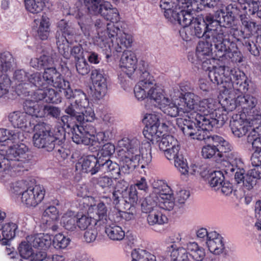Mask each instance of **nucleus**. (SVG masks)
I'll list each match as a JSON object with an SVG mask.
<instances>
[{"label":"nucleus","instance_id":"1","mask_svg":"<svg viewBox=\"0 0 261 261\" xmlns=\"http://www.w3.org/2000/svg\"><path fill=\"white\" fill-rule=\"evenodd\" d=\"M181 99L176 124L185 135L202 140L216 125L224 124V114L219 113L220 101L212 98L199 101V97L191 92L186 93Z\"/></svg>","mask_w":261,"mask_h":261},{"label":"nucleus","instance_id":"2","mask_svg":"<svg viewBox=\"0 0 261 261\" xmlns=\"http://www.w3.org/2000/svg\"><path fill=\"white\" fill-rule=\"evenodd\" d=\"M21 135L17 130L0 128V180L20 170L29 160V149L20 142Z\"/></svg>","mask_w":261,"mask_h":261},{"label":"nucleus","instance_id":"3","mask_svg":"<svg viewBox=\"0 0 261 261\" xmlns=\"http://www.w3.org/2000/svg\"><path fill=\"white\" fill-rule=\"evenodd\" d=\"M142 78L134 88V95L137 100L153 101L164 113L171 117H176L178 104L181 102V96H173L171 98L166 96L163 90L155 85L153 77L148 71L143 73Z\"/></svg>","mask_w":261,"mask_h":261},{"label":"nucleus","instance_id":"4","mask_svg":"<svg viewBox=\"0 0 261 261\" xmlns=\"http://www.w3.org/2000/svg\"><path fill=\"white\" fill-rule=\"evenodd\" d=\"M118 158L125 173L139 165L145 168L151 162V148L147 142L141 144L136 137H124L118 141Z\"/></svg>","mask_w":261,"mask_h":261},{"label":"nucleus","instance_id":"5","mask_svg":"<svg viewBox=\"0 0 261 261\" xmlns=\"http://www.w3.org/2000/svg\"><path fill=\"white\" fill-rule=\"evenodd\" d=\"M209 77L223 88L221 90V98L227 97L232 92L243 93L248 89L249 84L245 73L236 67L213 66Z\"/></svg>","mask_w":261,"mask_h":261},{"label":"nucleus","instance_id":"6","mask_svg":"<svg viewBox=\"0 0 261 261\" xmlns=\"http://www.w3.org/2000/svg\"><path fill=\"white\" fill-rule=\"evenodd\" d=\"M217 24V22L213 21L212 14L207 13L201 16L195 17L193 23L187 28L182 29L179 33L182 39L188 41L195 37L197 38L204 37L205 39H212L214 46L217 43V38H221V31L213 27ZM218 29H220L218 27Z\"/></svg>","mask_w":261,"mask_h":261},{"label":"nucleus","instance_id":"7","mask_svg":"<svg viewBox=\"0 0 261 261\" xmlns=\"http://www.w3.org/2000/svg\"><path fill=\"white\" fill-rule=\"evenodd\" d=\"M74 98V102L68 106L65 112L80 123L93 121L95 115L86 94L81 90H75Z\"/></svg>","mask_w":261,"mask_h":261},{"label":"nucleus","instance_id":"8","mask_svg":"<svg viewBox=\"0 0 261 261\" xmlns=\"http://www.w3.org/2000/svg\"><path fill=\"white\" fill-rule=\"evenodd\" d=\"M48 69L54 70V72H50L51 75L53 76L51 73L55 72V69L54 68L46 69L43 73L42 78L41 75L38 72L29 75L27 86L30 85L31 87L34 86L38 88L32 96L33 101L44 99L46 102L58 103L61 102V98H58L55 91L50 87L53 84L51 82H46L43 77L45 72Z\"/></svg>","mask_w":261,"mask_h":261},{"label":"nucleus","instance_id":"9","mask_svg":"<svg viewBox=\"0 0 261 261\" xmlns=\"http://www.w3.org/2000/svg\"><path fill=\"white\" fill-rule=\"evenodd\" d=\"M212 17L213 21L217 22V24L213 27V29L218 30V27H220V29L219 30H221L222 33L220 36L221 38H218L217 36H216L217 43L215 44V48L217 49V55L221 57L223 56L225 53L229 49L227 46V45L230 44L228 31L234 21V16L227 13L225 14L224 11L220 10L217 11L215 17L212 14Z\"/></svg>","mask_w":261,"mask_h":261},{"label":"nucleus","instance_id":"10","mask_svg":"<svg viewBox=\"0 0 261 261\" xmlns=\"http://www.w3.org/2000/svg\"><path fill=\"white\" fill-rule=\"evenodd\" d=\"M221 106L223 110L229 112L237 108H240L243 113L249 115L251 111L255 108L257 99L250 94L243 95L242 92H232L227 97L220 99Z\"/></svg>","mask_w":261,"mask_h":261},{"label":"nucleus","instance_id":"11","mask_svg":"<svg viewBox=\"0 0 261 261\" xmlns=\"http://www.w3.org/2000/svg\"><path fill=\"white\" fill-rule=\"evenodd\" d=\"M72 139L77 144L93 146L107 141L102 132H99L95 135V128L92 126L84 128L82 126L74 125L72 128Z\"/></svg>","mask_w":261,"mask_h":261},{"label":"nucleus","instance_id":"12","mask_svg":"<svg viewBox=\"0 0 261 261\" xmlns=\"http://www.w3.org/2000/svg\"><path fill=\"white\" fill-rule=\"evenodd\" d=\"M34 134L33 137L34 145L47 151H51L55 148V144L59 138L50 132L47 124L42 123L34 126Z\"/></svg>","mask_w":261,"mask_h":261},{"label":"nucleus","instance_id":"13","mask_svg":"<svg viewBox=\"0 0 261 261\" xmlns=\"http://www.w3.org/2000/svg\"><path fill=\"white\" fill-rule=\"evenodd\" d=\"M152 188L156 196L159 208L171 211L176 206L172 190L163 180H157L152 183Z\"/></svg>","mask_w":261,"mask_h":261},{"label":"nucleus","instance_id":"14","mask_svg":"<svg viewBox=\"0 0 261 261\" xmlns=\"http://www.w3.org/2000/svg\"><path fill=\"white\" fill-rule=\"evenodd\" d=\"M160 116L159 113H152L145 114L143 122L145 124L143 131L144 137L151 142L158 141L162 132L160 129Z\"/></svg>","mask_w":261,"mask_h":261},{"label":"nucleus","instance_id":"15","mask_svg":"<svg viewBox=\"0 0 261 261\" xmlns=\"http://www.w3.org/2000/svg\"><path fill=\"white\" fill-rule=\"evenodd\" d=\"M90 80L92 86V96L96 99L102 98L108 91V77L102 71L95 69L92 71Z\"/></svg>","mask_w":261,"mask_h":261},{"label":"nucleus","instance_id":"16","mask_svg":"<svg viewBox=\"0 0 261 261\" xmlns=\"http://www.w3.org/2000/svg\"><path fill=\"white\" fill-rule=\"evenodd\" d=\"M37 101L26 100L24 103V110L32 116L42 117L45 115H49L58 118L60 115L61 111L58 108L50 106H41Z\"/></svg>","mask_w":261,"mask_h":261},{"label":"nucleus","instance_id":"17","mask_svg":"<svg viewBox=\"0 0 261 261\" xmlns=\"http://www.w3.org/2000/svg\"><path fill=\"white\" fill-rule=\"evenodd\" d=\"M58 30L56 35V43L61 54L66 55L68 53V45L65 35H72L74 31L73 28L64 19H62L57 23Z\"/></svg>","mask_w":261,"mask_h":261},{"label":"nucleus","instance_id":"18","mask_svg":"<svg viewBox=\"0 0 261 261\" xmlns=\"http://www.w3.org/2000/svg\"><path fill=\"white\" fill-rule=\"evenodd\" d=\"M44 195L45 190L42 186H30L23 193L20 200L28 207H35L43 199Z\"/></svg>","mask_w":261,"mask_h":261},{"label":"nucleus","instance_id":"19","mask_svg":"<svg viewBox=\"0 0 261 261\" xmlns=\"http://www.w3.org/2000/svg\"><path fill=\"white\" fill-rule=\"evenodd\" d=\"M171 237V241L173 244L168 246L166 249L167 255L169 257L168 261H190L187 248L177 247L174 244L181 241V234L179 233H175Z\"/></svg>","mask_w":261,"mask_h":261},{"label":"nucleus","instance_id":"20","mask_svg":"<svg viewBox=\"0 0 261 261\" xmlns=\"http://www.w3.org/2000/svg\"><path fill=\"white\" fill-rule=\"evenodd\" d=\"M51 72H54V70L48 69L44 73L43 77L46 82H51L54 87L58 89L60 92L63 91L66 98H74V91H73L70 88L69 83L63 79L59 75L54 80L53 76L50 74Z\"/></svg>","mask_w":261,"mask_h":261},{"label":"nucleus","instance_id":"21","mask_svg":"<svg viewBox=\"0 0 261 261\" xmlns=\"http://www.w3.org/2000/svg\"><path fill=\"white\" fill-rule=\"evenodd\" d=\"M76 169L94 175L100 170V161L93 155L82 158L76 164Z\"/></svg>","mask_w":261,"mask_h":261},{"label":"nucleus","instance_id":"22","mask_svg":"<svg viewBox=\"0 0 261 261\" xmlns=\"http://www.w3.org/2000/svg\"><path fill=\"white\" fill-rule=\"evenodd\" d=\"M230 126L233 134L241 138L250 132L249 118L244 117V115H237L230 122Z\"/></svg>","mask_w":261,"mask_h":261},{"label":"nucleus","instance_id":"23","mask_svg":"<svg viewBox=\"0 0 261 261\" xmlns=\"http://www.w3.org/2000/svg\"><path fill=\"white\" fill-rule=\"evenodd\" d=\"M138 68H134V66H120V73L118 75V79L121 87L125 90L129 87L128 81L124 79V74H126L128 77L132 79L140 77V80H142V75L144 71H148L145 66H138Z\"/></svg>","mask_w":261,"mask_h":261},{"label":"nucleus","instance_id":"24","mask_svg":"<svg viewBox=\"0 0 261 261\" xmlns=\"http://www.w3.org/2000/svg\"><path fill=\"white\" fill-rule=\"evenodd\" d=\"M32 247V244L29 242L28 236L25 241L22 242L19 246L18 251L20 256L31 261L43 260L46 257V253L44 252H35Z\"/></svg>","mask_w":261,"mask_h":261},{"label":"nucleus","instance_id":"25","mask_svg":"<svg viewBox=\"0 0 261 261\" xmlns=\"http://www.w3.org/2000/svg\"><path fill=\"white\" fill-rule=\"evenodd\" d=\"M209 251L215 255L223 253L225 249L222 236L216 231H210L208 240L205 242Z\"/></svg>","mask_w":261,"mask_h":261},{"label":"nucleus","instance_id":"26","mask_svg":"<svg viewBox=\"0 0 261 261\" xmlns=\"http://www.w3.org/2000/svg\"><path fill=\"white\" fill-rule=\"evenodd\" d=\"M30 116L27 111L26 112L15 111L9 114V120L14 127L27 129L31 125Z\"/></svg>","mask_w":261,"mask_h":261},{"label":"nucleus","instance_id":"27","mask_svg":"<svg viewBox=\"0 0 261 261\" xmlns=\"http://www.w3.org/2000/svg\"><path fill=\"white\" fill-rule=\"evenodd\" d=\"M220 158H222L223 160L228 164L225 169L227 173L236 172L239 168H243V162L237 152L230 151L225 154L221 153Z\"/></svg>","mask_w":261,"mask_h":261},{"label":"nucleus","instance_id":"28","mask_svg":"<svg viewBox=\"0 0 261 261\" xmlns=\"http://www.w3.org/2000/svg\"><path fill=\"white\" fill-rule=\"evenodd\" d=\"M250 132L248 135L247 141L252 144L257 140L261 139V114L257 115L252 118H249Z\"/></svg>","mask_w":261,"mask_h":261},{"label":"nucleus","instance_id":"29","mask_svg":"<svg viewBox=\"0 0 261 261\" xmlns=\"http://www.w3.org/2000/svg\"><path fill=\"white\" fill-rule=\"evenodd\" d=\"M28 240L34 248L45 250L51 244V237L48 234L38 233L29 236Z\"/></svg>","mask_w":261,"mask_h":261},{"label":"nucleus","instance_id":"30","mask_svg":"<svg viewBox=\"0 0 261 261\" xmlns=\"http://www.w3.org/2000/svg\"><path fill=\"white\" fill-rule=\"evenodd\" d=\"M89 207H94L93 219L94 223L101 221L103 224L108 223L110 220L108 219V209L103 202H99L97 205L95 204V201L87 204Z\"/></svg>","mask_w":261,"mask_h":261},{"label":"nucleus","instance_id":"31","mask_svg":"<svg viewBox=\"0 0 261 261\" xmlns=\"http://www.w3.org/2000/svg\"><path fill=\"white\" fill-rule=\"evenodd\" d=\"M205 40H206L199 42L196 48L197 53L199 57L205 56L208 57H206V59L203 61V63H206L207 64H213L212 59L215 57L216 56L215 55L213 57H211L212 55V42H213V40L212 39ZM214 54H215V52Z\"/></svg>","mask_w":261,"mask_h":261},{"label":"nucleus","instance_id":"32","mask_svg":"<svg viewBox=\"0 0 261 261\" xmlns=\"http://www.w3.org/2000/svg\"><path fill=\"white\" fill-rule=\"evenodd\" d=\"M243 168H239L235 173V179L238 183H243L244 187L248 190H251L256 185V178L249 173V171L245 175Z\"/></svg>","mask_w":261,"mask_h":261},{"label":"nucleus","instance_id":"33","mask_svg":"<svg viewBox=\"0 0 261 261\" xmlns=\"http://www.w3.org/2000/svg\"><path fill=\"white\" fill-rule=\"evenodd\" d=\"M230 46L232 47H234L235 46V44L233 43L232 42H230V44L229 45H227L228 47L229 48V49L225 53L224 55L222 56L219 57L217 55V52L216 48H215V56L216 57L213 58L212 59V61L213 62V63L216 64H219L218 63V61H219L220 60V59L225 57L227 56L231 59V61L232 63H240L244 61V58L242 56L241 53L239 51H232L231 49L230 48Z\"/></svg>","mask_w":261,"mask_h":261},{"label":"nucleus","instance_id":"34","mask_svg":"<svg viewBox=\"0 0 261 261\" xmlns=\"http://www.w3.org/2000/svg\"><path fill=\"white\" fill-rule=\"evenodd\" d=\"M106 224L105 232L110 240L120 241L124 239L125 232L121 226L109 222Z\"/></svg>","mask_w":261,"mask_h":261},{"label":"nucleus","instance_id":"35","mask_svg":"<svg viewBox=\"0 0 261 261\" xmlns=\"http://www.w3.org/2000/svg\"><path fill=\"white\" fill-rule=\"evenodd\" d=\"M93 207H89L87 214L79 215L76 216V229L79 228L81 230L88 229L92 223H94L92 216L94 212Z\"/></svg>","mask_w":261,"mask_h":261},{"label":"nucleus","instance_id":"36","mask_svg":"<svg viewBox=\"0 0 261 261\" xmlns=\"http://www.w3.org/2000/svg\"><path fill=\"white\" fill-rule=\"evenodd\" d=\"M188 254L196 261H202L205 256L204 248L195 242H189L186 244Z\"/></svg>","mask_w":261,"mask_h":261},{"label":"nucleus","instance_id":"37","mask_svg":"<svg viewBox=\"0 0 261 261\" xmlns=\"http://www.w3.org/2000/svg\"><path fill=\"white\" fill-rule=\"evenodd\" d=\"M76 217L72 211H68L63 214L60 219L61 226L66 230L73 231L76 230Z\"/></svg>","mask_w":261,"mask_h":261},{"label":"nucleus","instance_id":"38","mask_svg":"<svg viewBox=\"0 0 261 261\" xmlns=\"http://www.w3.org/2000/svg\"><path fill=\"white\" fill-rule=\"evenodd\" d=\"M204 178L215 190H219L224 182V176L221 171L208 170Z\"/></svg>","mask_w":261,"mask_h":261},{"label":"nucleus","instance_id":"39","mask_svg":"<svg viewBox=\"0 0 261 261\" xmlns=\"http://www.w3.org/2000/svg\"><path fill=\"white\" fill-rule=\"evenodd\" d=\"M206 139H207L210 143L212 142L213 144H215L218 148L219 152L221 154H225L232 150V147L230 143L219 136H210L208 135L207 137L203 140Z\"/></svg>","mask_w":261,"mask_h":261},{"label":"nucleus","instance_id":"40","mask_svg":"<svg viewBox=\"0 0 261 261\" xmlns=\"http://www.w3.org/2000/svg\"><path fill=\"white\" fill-rule=\"evenodd\" d=\"M99 14L106 19L110 20L113 23L116 22L119 20V13L117 9L115 8H112L111 4L108 2L103 3Z\"/></svg>","mask_w":261,"mask_h":261},{"label":"nucleus","instance_id":"41","mask_svg":"<svg viewBox=\"0 0 261 261\" xmlns=\"http://www.w3.org/2000/svg\"><path fill=\"white\" fill-rule=\"evenodd\" d=\"M120 33L119 37L116 38L115 43H114L113 39L111 40L114 49L117 52H121L123 49L131 46L133 40L130 35L124 32Z\"/></svg>","mask_w":261,"mask_h":261},{"label":"nucleus","instance_id":"42","mask_svg":"<svg viewBox=\"0 0 261 261\" xmlns=\"http://www.w3.org/2000/svg\"><path fill=\"white\" fill-rule=\"evenodd\" d=\"M59 212L54 206L48 207L44 211L42 217V223L44 225L50 226L52 222L58 220Z\"/></svg>","mask_w":261,"mask_h":261},{"label":"nucleus","instance_id":"43","mask_svg":"<svg viewBox=\"0 0 261 261\" xmlns=\"http://www.w3.org/2000/svg\"><path fill=\"white\" fill-rule=\"evenodd\" d=\"M156 196L153 189L152 193L148 197L145 198L141 203V208L143 212L149 213L159 208Z\"/></svg>","mask_w":261,"mask_h":261},{"label":"nucleus","instance_id":"44","mask_svg":"<svg viewBox=\"0 0 261 261\" xmlns=\"http://www.w3.org/2000/svg\"><path fill=\"white\" fill-rule=\"evenodd\" d=\"M152 143H158L159 149L164 152L171 147L175 144H177V140L174 137L170 135L162 134L158 141L152 142Z\"/></svg>","mask_w":261,"mask_h":261},{"label":"nucleus","instance_id":"45","mask_svg":"<svg viewBox=\"0 0 261 261\" xmlns=\"http://www.w3.org/2000/svg\"><path fill=\"white\" fill-rule=\"evenodd\" d=\"M159 208L149 213L147 217V221L149 225L163 224L167 222V217L162 214Z\"/></svg>","mask_w":261,"mask_h":261},{"label":"nucleus","instance_id":"46","mask_svg":"<svg viewBox=\"0 0 261 261\" xmlns=\"http://www.w3.org/2000/svg\"><path fill=\"white\" fill-rule=\"evenodd\" d=\"M45 0H25L26 9L33 14L40 13L45 6Z\"/></svg>","mask_w":261,"mask_h":261},{"label":"nucleus","instance_id":"47","mask_svg":"<svg viewBox=\"0 0 261 261\" xmlns=\"http://www.w3.org/2000/svg\"><path fill=\"white\" fill-rule=\"evenodd\" d=\"M53 246L56 249H63L66 248L70 242V239L61 233L54 236L51 241Z\"/></svg>","mask_w":261,"mask_h":261},{"label":"nucleus","instance_id":"48","mask_svg":"<svg viewBox=\"0 0 261 261\" xmlns=\"http://www.w3.org/2000/svg\"><path fill=\"white\" fill-rule=\"evenodd\" d=\"M175 6L180 11H199V9L198 4L191 0H177Z\"/></svg>","mask_w":261,"mask_h":261},{"label":"nucleus","instance_id":"49","mask_svg":"<svg viewBox=\"0 0 261 261\" xmlns=\"http://www.w3.org/2000/svg\"><path fill=\"white\" fill-rule=\"evenodd\" d=\"M56 156L59 159L65 160L70 154V150L67 145L65 144L61 140L58 139L54 148Z\"/></svg>","mask_w":261,"mask_h":261},{"label":"nucleus","instance_id":"50","mask_svg":"<svg viewBox=\"0 0 261 261\" xmlns=\"http://www.w3.org/2000/svg\"><path fill=\"white\" fill-rule=\"evenodd\" d=\"M199 11H180V18L178 23L181 25L183 28H187L191 25L193 22L195 17H194V14Z\"/></svg>","mask_w":261,"mask_h":261},{"label":"nucleus","instance_id":"51","mask_svg":"<svg viewBox=\"0 0 261 261\" xmlns=\"http://www.w3.org/2000/svg\"><path fill=\"white\" fill-rule=\"evenodd\" d=\"M17 225L13 222L6 223L2 227V236L6 240H10L15 236Z\"/></svg>","mask_w":261,"mask_h":261},{"label":"nucleus","instance_id":"52","mask_svg":"<svg viewBox=\"0 0 261 261\" xmlns=\"http://www.w3.org/2000/svg\"><path fill=\"white\" fill-rule=\"evenodd\" d=\"M162 8L165 10L164 15L167 19L172 23L178 22L181 12L178 9H176L175 6H172L170 8H167L164 4H163Z\"/></svg>","mask_w":261,"mask_h":261},{"label":"nucleus","instance_id":"53","mask_svg":"<svg viewBox=\"0 0 261 261\" xmlns=\"http://www.w3.org/2000/svg\"><path fill=\"white\" fill-rule=\"evenodd\" d=\"M29 187L26 181L21 180L13 183L11 186L10 190L12 194H13V196L20 199L22 194Z\"/></svg>","mask_w":261,"mask_h":261},{"label":"nucleus","instance_id":"54","mask_svg":"<svg viewBox=\"0 0 261 261\" xmlns=\"http://www.w3.org/2000/svg\"><path fill=\"white\" fill-rule=\"evenodd\" d=\"M11 80L8 75L0 71V98L5 97L9 93Z\"/></svg>","mask_w":261,"mask_h":261},{"label":"nucleus","instance_id":"55","mask_svg":"<svg viewBox=\"0 0 261 261\" xmlns=\"http://www.w3.org/2000/svg\"><path fill=\"white\" fill-rule=\"evenodd\" d=\"M103 0H84V4L89 12L93 15H97L101 11L103 6Z\"/></svg>","mask_w":261,"mask_h":261},{"label":"nucleus","instance_id":"56","mask_svg":"<svg viewBox=\"0 0 261 261\" xmlns=\"http://www.w3.org/2000/svg\"><path fill=\"white\" fill-rule=\"evenodd\" d=\"M104 172H112L113 175H119L120 173V168L119 165L115 162H112L110 160H107L106 161L101 163L100 162V169Z\"/></svg>","mask_w":261,"mask_h":261},{"label":"nucleus","instance_id":"57","mask_svg":"<svg viewBox=\"0 0 261 261\" xmlns=\"http://www.w3.org/2000/svg\"><path fill=\"white\" fill-rule=\"evenodd\" d=\"M120 195V192L119 190H115L108 195L103 194L100 197V202H103L105 204L106 203L108 205H111L112 204L117 205L119 202Z\"/></svg>","mask_w":261,"mask_h":261},{"label":"nucleus","instance_id":"58","mask_svg":"<svg viewBox=\"0 0 261 261\" xmlns=\"http://www.w3.org/2000/svg\"><path fill=\"white\" fill-rule=\"evenodd\" d=\"M240 17L241 22V28L249 36L255 30L256 23L252 21L249 18L245 15H241Z\"/></svg>","mask_w":261,"mask_h":261},{"label":"nucleus","instance_id":"59","mask_svg":"<svg viewBox=\"0 0 261 261\" xmlns=\"http://www.w3.org/2000/svg\"><path fill=\"white\" fill-rule=\"evenodd\" d=\"M201 154L205 159H211L217 155L219 158L221 153L219 152L218 148L215 144H208L203 146L202 148Z\"/></svg>","mask_w":261,"mask_h":261},{"label":"nucleus","instance_id":"60","mask_svg":"<svg viewBox=\"0 0 261 261\" xmlns=\"http://www.w3.org/2000/svg\"><path fill=\"white\" fill-rule=\"evenodd\" d=\"M208 172V170L205 166H198L196 164H192L188 168V173L185 176L189 175H197L200 174L201 176L204 178L206 176V173Z\"/></svg>","mask_w":261,"mask_h":261},{"label":"nucleus","instance_id":"61","mask_svg":"<svg viewBox=\"0 0 261 261\" xmlns=\"http://www.w3.org/2000/svg\"><path fill=\"white\" fill-rule=\"evenodd\" d=\"M71 55L73 56L76 61V65H80L83 63L85 65H87L86 59L82 56L83 50L80 45L73 46L71 49Z\"/></svg>","mask_w":261,"mask_h":261},{"label":"nucleus","instance_id":"62","mask_svg":"<svg viewBox=\"0 0 261 261\" xmlns=\"http://www.w3.org/2000/svg\"><path fill=\"white\" fill-rule=\"evenodd\" d=\"M174 164L181 175H186L188 173V164L181 154L174 161Z\"/></svg>","mask_w":261,"mask_h":261},{"label":"nucleus","instance_id":"63","mask_svg":"<svg viewBox=\"0 0 261 261\" xmlns=\"http://www.w3.org/2000/svg\"><path fill=\"white\" fill-rule=\"evenodd\" d=\"M120 62L123 64L135 65L137 62L136 56L131 51L126 50L123 52L120 59Z\"/></svg>","mask_w":261,"mask_h":261},{"label":"nucleus","instance_id":"64","mask_svg":"<svg viewBox=\"0 0 261 261\" xmlns=\"http://www.w3.org/2000/svg\"><path fill=\"white\" fill-rule=\"evenodd\" d=\"M179 143H177V144L172 146L171 147L164 151L165 155L168 160H174V161L177 157L181 155L179 153Z\"/></svg>","mask_w":261,"mask_h":261}]
</instances>
